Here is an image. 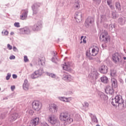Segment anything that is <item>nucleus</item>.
I'll return each instance as SVG.
<instances>
[{
    "label": "nucleus",
    "instance_id": "obj_1",
    "mask_svg": "<svg viewBox=\"0 0 126 126\" xmlns=\"http://www.w3.org/2000/svg\"><path fill=\"white\" fill-rule=\"evenodd\" d=\"M60 120L64 123V125H69L73 122V119L68 115V113L63 112L60 113Z\"/></svg>",
    "mask_w": 126,
    "mask_h": 126
},
{
    "label": "nucleus",
    "instance_id": "obj_2",
    "mask_svg": "<svg viewBox=\"0 0 126 126\" xmlns=\"http://www.w3.org/2000/svg\"><path fill=\"white\" fill-rule=\"evenodd\" d=\"M99 53V47L95 46L91 49H88L86 52V56L89 60H93V57H95Z\"/></svg>",
    "mask_w": 126,
    "mask_h": 126
},
{
    "label": "nucleus",
    "instance_id": "obj_3",
    "mask_svg": "<svg viewBox=\"0 0 126 126\" xmlns=\"http://www.w3.org/2000/svg\"><path fill=\"white\" fill-rule=\"evenodd\" d=\"M89 77L91 78V82L93 84H96V80L99 77V73L95 69L92 70L91 73L89 74Z\"/></svg>",
    "mask_w": 126,
    "mask_h": 126
},
{
    "label": "nucleus",
    "instance_id": "obj_4",
    "mask_svg": "<svg viewBox=\"0 0 126 126\" xmlns=\"http://www.w3.org/2000/svg\"><path fill=\"white\" fill-rule=\"evenodd\" d=\"M48 122H49L51 125L54 126H60L61 124L60 121L55 115H51L48 117Z\"/></svg>",
    "mask_w": 126,
    "mask_h": 126
},
{
    "label": "nucleus",
    "instance_id": "obj_5",
    "mask_svg": "<svg viewBox=\"0 0 126 126\" xmlns=\"http://www.w3.org/2000/svg\"><path fill=\"white\" fill-rule=\"evenodd\" d=\"M123 97L122 95H118L115 96V98L112 99V102H111L112 105L113 106H117L120 105H122V103H123Z\"/></svg>",
    "mask_w": 126,
    "mask_h": 126
},
{
    "label": "nucleus",
    "instance_id": "obj_6",
    "mask_svg": "<svg viewBox=\"0 0 126 126\" xmlns=\"http://www.w3.org/2000/svg\"><path fill=\"white\" fill-rule=\"evenodd\" d=\"M100 40L104 43H108L109 40H110V36L108 34V32L106 30H102L100 34Z\"/></svg>",
    "mask_w": 126,
    "mask_h": 126
},
{
    "label": "nucleus",
    "instance_id": "obj_7",
    "mask_svg": "<svg viewBox=\"0 0 126 126\" xmlns=\"http://www.w3.org/2000/svg\"><path fill=\"white\" fill-rule=\"evenodd\" d=\"M32 108L35 111H40L42 108V103L39 101H34L32 103Z\"/></svg>",
    "mask_w": 126,
    "mask_h": 126
},
{
    "label": "nucleus",
    "instance_id": "obj_8",
    "mask_svg": "<svg viewBox=\"0 0 126 126\" xmlns=\"http://www.w3.org/2000/svg\"><path fill=\"white\" fill-rule=\"evenodd\" d=\"M41 6V4L39 2L35 3L32 6V10L33 11V15L37 14L39 11V7Z\"/></svg>",
    "mask_w": 126,
    "mask_h": 126
},
{
    "label": "nucleus",
    "instance_id": "obj_9",
    "mask_svg": "<svg viewBox=\"0 0 126 126\" xmlns=\"http://www.w3.org/2000/svg\"><path fill=\"white\" fill-rule=\"evenodd\" d=\"M94 24V18L92 17H88L85 21L86 27H90L92 26Z\"/></svg>",
    "mask_w": 126,
    "mask_h": 126
},
{
    "label": "nucleus",
    "instance_id": "obj_10",
    "mask_svg": "<svg viewBox=\"0 0 126 126\" xmlns=\"http://www.w3.org/2000/svg\"><path fill=\"white\" fill-rule=\"evenodd\" d=\"M112 59L115 63L122 62V60H121V56L118 53H115L112 55Z\"/></svg>",
    "mask_w": 126,
    "mask_h": 126
},
{
    "label": "nucleus",
    "instance_id": "obj_11",
    "mask_svg": "<svg viewBox=\"0 0 126 126\" xmlns=\"http://www.w3.org/2000/svg\"><path fill=\"white\" fill-rule=\"evenodd\" d=\"M28 15V10L25 9L22 10L21 12V15L20 16V18L21 20H25L27 18Z\"/></svg>",
    "mask_w": 126,
    "mask_h": 126
},
{
    "label": "nucleus",
    "instance_id": "obj_12",
    "mask_svg": "<svg viewBox=\"0 0 126 126\" xmlns=\"http://www.w3.org/2000/svg\"><path fill=\"white\" fill-rule=\"evenodd\" d=\"M18 118H20V114L17 113H14L11 114L9 117L8 118V121L10 122H14Z\"/></svg>",
    "mask_w": 126,
    "mask_h": 126
},
{
    "label": "nucleus",
    "instance_id": "obj_13",
    "mask_svg": "<svg viewBox=\"0 0 126 126\" xmlns=\"http://www.w3.org/2000/svg\"><path fill=\"white\" fill-rule=\"evenodd\" d=\"M75 19L77 23L81 22L82 20V13L81 12H76L75 14Z\"/></svg>",
    "mask_w": 126,
    "mask_h": 126
},
{
    "label": "nucleus",
    "instance_id": "obj_14",
    "mask_svg": "<svg viewBox=\"0 0 126 126\" xmlns=\"http://www.w3.org/2000/svg\"><path fill=\"white\" fill-rule=\"evenodd\" d=\"M62 78L63 80H65L68 82H70V81L73 80V77L68 74H63Z\"/></svg>",
    "mask_w": 126,
    "mask_h": 126
},
{
    "label": "nucleus",
    "instance_id": "obj_15",
    "mask_svg": "<svg viewBox=\"0 0 126 126\" xmlns=\"http://www.w3.org/2000/svg\"><path fill=\"white\" fill-rule=\"evenodd\" d=\"M39 122H40V118L38 117H35L33 119H32L30 123L31 126H36L38 125L39 124Z\"/></svg>",
    "mask_w": 126,
    "mask_h": 126
},
{
    "label": "nucleus",
    "instance_id": "obj_16",
    "mask_svg": "<svg viewBox=\"0 0 126 126\" xmlns=\"http://www.w3.org/2000/svg\"><path fill=\"white\" fill-rule=\"evenodd\" d=\"M40 28H42V23L38 22L32 27V30L38 31V30H40Z\"/></svg>",
    "mask_w": 126,
    "mask_h": 126
},
{
    "label": "nucleus",
    "instance_id": "obj_17",
    "mask_svg": "<svg viewBox=\"0 0 126 126\" xmlns=\"http://www.w3.org/2000/svg\"><path fill=\"white\" fill-rule=\"evenodd\" d=\"M99 71L103 74L108 73V67L105 65H102L99 68Z\"/></svg>",
    "mask_w": 126,
    "mask_h": 126
},
{
    "label": "nucleus",
    "instance_id": "obj_18",
    "mask_svg": "<svg viewBox=\"0 0 126 126\" xmlns=\"http://www.w3.org/2000/svg\"><path fill=\"white\" fill-rule=\"evenodd\" d=\"M105 91L106 94H109L110 95H113L114 94V89L110 86L106 87Z\"/></svg>",
    "mask_w": 126,
    "mask_h": 126
},
{
    "label": "nucleus",
    "instance_id": "obj_19",
    "mask_svg": "<svg viewBox=\"0 0 126 126\" xmlns=\"http://www.w3.org/2000/svg\"><path fill=\"white\" fill-rule=\"evenodd\" d=\"M48 109L50 112H53V111H54V112H58V107H57V105L54 104H50Z\"/></svg>",
    "mask_w": 126,
    "mask_h": 126
},
{
    "label": "nucleus",
    "instance_id": "obj_20",
    "mask_svg": "<svg viewBox=\"0 0 126 126\" xmlns=\"http://www.w3.org/2000/svg\"><path fill=\"white\" fill-rule=\"evenodd\" d=\"M20 31L22 34H30L31 32L30 29H29V28L28 27L21 29Z\"/></svg>",
    "mask_w": 126,
    "mask_h": 126
},
{
    "label": "nucleus",
    "instance_id": "obj_21",
    "mask_svg": "<svg viewBox=\"0 0 126 126\" xmlns=\"http://www.w3.org/2000/svg\"><path fill=\"white\" fill-rule=\"evenodd\" d=\"M38 64L39 65H45V57H41L38 59Z\"/></svg>",
    "mask_w": 126,
    "mask_h": 126
},
{
    "label": "nucleus",
    "instance_id": "obj_22",
    "mask_svg": "<svg viewBox=\"0 0 126 126\" xmlns=\"http://www.w3.org/2000/svg\"><path fill=\"white\" fill-rule=\"evenodd\" d=\"M23 87L24 90L26 91H27L28 89H29V84H28V81L27 79L25 80Z\"/></svg>",
    "mask_w": 126,
    "mask_h": 126
},
{
    "label": "nucleus",
    "instance_id": "obj_23",
    "mask_svg": "<svg viewBox=\"0 0 126 126\" xmlns=\"http://www.w3.org/2000/svg\"><path fill=\"white\" fill-rule=\"evenodd\" d=\"M90 116L92 122L94 123V124H98V119H97L96 116L93 115L92 114H91Z\"/></svg>",
    "mask_w": 126,
    "mask_h": 126
},
{
    "label": "nucleus",
    "instance_id": "obj_24",
    "mask_svg": "<svg viewBox=\"0 0 126 126\" xmlns=\"http://www.w3.org/2000/svg\"><path fill=\"white\" fill-rule=\"evenodd\" d=\"M100 80L102 83H108L109 82V79L106 76H103L100 78Z\"/></svg>",
    "mask_w": 126,
    "mask_h": 126
},
{
    "label": "nucleus",
    "instance_id": "obj_25",
    "mask_svg": "<svg viewBox=\"0 0 126 126\" xmlns=\"http://www.w3.org/2000/svg\"><path fill=\"white\" fill-rule=\"evenodd\" d=\"M112 85L113 87L116 88V87H118V82H117V80L115 78L111 79Z\"/></svg>",
    "mask_w": 126,
    "mask_h": 126
},
{
    "label": "nucleus",
    "instance_id": "obj_26",
    "mask_svg": "<svg viewBox=\"0 0 126 126\" xmlns=\"http://www.w3.org/2000/svg\"><path fill=\"white\" fill-rule=\"evenodd\" d=\"M115 7L116 9H118L119 11L122 10V6L121 5V3L119 1H117L115 3Z\"/></svg>",
    "mask_w": 126,
    "mask_h": 126
},
{
    "label": "nucleus",
    "instance_id": "obj_27",
    "mask_svg": "<svg viewBox=\"0 0 126 126\" xmlns=\"http://www.w3.org/2000/svg\"><path fill=\"white\" fill-rule=\"evenodd\" d=\"M35 73L38 75V76H40L44 73V69L43 68H40L36 71H35Z\"/></svg>",
    "mask_w": 126,
    "mask_h": 126
},
{
    "label": "nucleus",
    "instance_id": "obj_28",
    "mask_svg": "<svg viewBox=\"0 0 126 126\" xmlns=\"http://www.w3.org/2000/svg\"><path fill=\"white\" fill-rule=\"evenodd\" d=\"M118 23H119L120 25H124L126 23V19L123 18H120L118 20Z\"/></svg>",
    "mask_w": 126,
    "mask_h": 126
},
{
    "label": "nucleus",
    "instance_id": "obj_29",
    "mask_svg": "<svg viewBox=\"0 0 126 126\" xmlns=\"http://www.w3.org/2000/svg\"><path fill=\"white\" fill-rule=\"evenodd\" d=\"M81 120V117L79 114H76L74 117V121H76V122H79V121Z\"/></svg>",
    "mask_w": 126,
    "mask_h": 126
},
{
    "label": "nucleus",
    "instance_id": "obj_30",
    "mask_svg": "<svg viewBox=\"0 0 126 126\" xmlns=\"http://www.w3.org/2000/svg\"><path fill=\"white\" fill-rule=\"evenodd\" d=\"M107 21V18H106V16L102 15L100 18V23H104Z\"/></svg>",
    "mask_w": 126,
    "mask_h": 126
},
{
    "label": "nucleus",
    "instance_id": "obj_31",
    "mask_svg": "<svg viewBox=\"0 0 126 126\" xmlns=\"http://www.w3.org/2000/svg\"><path fill=\"white\" fill-rule=\"evenodd\" d=\"M110 75L113 76V77L115 76H117V71L114 69H111L110 70Z\"/></svg>",
    "mask_w": 126,
    "mask_h": 126
},
{
    "label": "nucleus",
    "instance_id": "obj_32",
    "mask_svg": "<svg viewBox=\"0 0 126 126\" xmlns=\"http://www.w3.org/2000/svg\"><path fill=\"white\" fill-rule=\"evenodd\" d=\"M53 53L54 56L52 58V62H53V63H57V62H58V58L56 57V56H57V53L56 52H53Z\"/></svg>",
    "mask_w": 126,
    "mask_h": 126
},
{
    "label": "nucleus",
    "instance_id": "obj_33",
    "mask_svg": "<svg viewBox=\"0 0 126 126\" xmlns=\"http://www.w3.org/2000/svg\"><path fill=\"white\" fill-rule=\"evenodd\" d=\"M100 98L101 99V100H106V99H108V96L103 93H102L100 94Z\"/></svg>",
    "mask_w": 126,
    "mask_h": 126
},
{
    "label": "nucleus",
    "instance_id": "obj_34",
    "mask_svg": "<svg viewBox=\"0 0 126 126\" xmlns=\"http://www.w3.org/2000/svg\"><path fill=\"white\" fill-rule=\"evenodd\" d=\"M83 107L84 109H85V110L86 111V110L89 108V103H88V102H85L83 104Z\"/></svg>",
    "mask_w": 126,
    "mask_h": 126
},
{
    "label": "nucleus",
    "instance_id": "obj_35",
    "mask_svg": "<svg viewBox=\"0 0 126 126\" xmlns=\"http://www.w3.org/2000/svg\"><path fill=\"white\" fill-rule=\"evenodd\" d=\"M47 75L52 78H57V75L52 73H47Z\"/></svg>",
    "mask_w": 126,
    "mask_h": 126
},
{
    "label": "nucleus",
    "instance_id": "obj_36",
    "mask_svg": "<svg viewBox=\"0 0 126 126\" xmlns=\"http://www.w3.org/2000/svg\"><path fill=\"white\" fill-rule=\"evenodd\" d=\"M72 100V97H65V101L64 102H65L66 103H70V101Z\"/></svg>",
    "mask_w": 126,
    "mask_h": 126
},
{
    "label": "nucleus",
    "instance_id": "obj_37",
    "mask_svg": "<svg viewBox=\"0 0 126 126\" xmlns=\"http://www.w3.org/2000/svg\"><path fill=\"white\" fill-rule=\"evenodd\" d=\"M39 76L37 74L35 73V71L32 73L31 75V77L32 79H35V78H37Z\"/></svg>",
    "mask_w": 126,
    "mask_h": 126
},
{
    "label": "nucleus",
    "instance_id": "obj_38",
    "mask_svg": "<svg viewBox=\"0 0 126 126\" xmlns=\"http://www.w3.org/2000/svg\"><path fill=\"white\" fill-rule=\"evenodd\" d=\"M57 99L60 100V101H62V102H64L65 100V97L64 96H58L57 97Z\"/></svg>",
    "mask_w": 126,
    "mask_h": 126
},
{
    "label": "nucleus",
    "instance_id": "obj_39",
    "mask_svg": "<svg viewBox=\"0 0 126 126\" xmlns=\"http://www.w3.org/2000/svg\"><path fill=\"white\" fill-rule=\"evenodd\" d=\"M120 106L122 107L123 108L126 107V100L125 101L123 100V102L121 103V105H120Z\"/></svg>",
    "mask_w": 126,
    "mask_h": 126
},
{
    "label": "nucleus",
    "instance_id": "obj_40",
    "mask_svg": "<svg viewBox=\"0 0 126 126\" xmlns=\"http://www.w3.org/2000/svg\"><path fill=\"white\" fill-rule=\"evenodd\" d=\"M33 110L30 109L27 110V114L29 115V116H32V115H33Z\"/></svg>",
    "mask_w": 126,
    "mask_h": 126
},
{
    "label": "nucleus",
    "instance_id": "obj_41",
    "mask_svg": "<svg viewBox=\"0 0 126 126\" xmlns=\"http://www.w3.org/2000/svg\"><path fill=\"white\" fill-rule=\"evenodd\" d=\"M63 68L64 69V70H68V69H69V65H64L63 66Z\"/></svg>",
    "mask_w": 126,
    "mask_h": 126
},
{
    "label": "nucleus",
    "instance_id": "obj_42",
    "mask_svg": "<svg viewBox=\"0 0 126 126\" xmlns=\"http://www.w3.org/2000/svg\"><path fill=\"white\" fill-rule=\"evenodd\" d=\"M112 16H113V18H114V19H116V17H118V15H117V12L115 11V12H112Z\"/></svg>",
    "mask_w": 126,
    "mask_h": 126
},
{
    "label": "nucleus",
    "instance_id": "obj_43",
    "mask_svg": "<svg viewBox=\"0 0 126 126\" xmlns=\"http://www.w3.org/2000/svg\"><path fill=\"white\" fill-rule=\"evenodd\" d=\"M3 32L4 36H7V35H8V31H7V30H3L2 32V34H3Z\"/></svg>",
    "mask_w": 126,
    "mask_h": 126
},
{
    "label": "nucleus",
    "instance_id": "obj_44",
    "mask_svg": "<svg viewBox=\"0 0 126 126\" xmlns=\"http://www.w3.org/2000/svg\"><path fill=\"white\" fill-rule=\"evenodd\" d=\"M11 77V74H10V73H8L6 76V80H9Z\"/></svg>",
    "mask_w": 126,
    "mask_h": 126
},
{
    "label": "nucleus",
    "instance_id": "obj_45",
    "mask_svg": "<svg viewBox=\"0 0 126 126\" xmlns=\"http://www.w3.org/2000/svg\"><path fill=\"white\" fill-rule=\"evenodd\" d=\"M14 26L17 27V28H19V27H20V24L18 22H16L14 24Z\"/></svg>",
    "mask_w": 126,
    "mask_h": 126
},
{
    "label": "nucleus",
    "instance_id": "obj_46",
    "mask_svg": "<svg viewBox=\"0 0 126 126\" xmlns=\"http://www.w3.org/2000/svg\"><path fill=\"white\" fill-rule=\"evenodd\" d=\"M101 0H93L94 2H95L96 4H99V3H101Z\"/></svg>",
    "mask_w": 126,
    "mask_h": 126
},
{
    "label": "nucleus",
    "instance_id": "obj_47",
    "mask_svg": "<svg viewBox=\"0 0 126 126\" xmlns=\"http://www.w3.org/2000/svg\"><path fill=\"white\" fill-rule=\"evenodd\" d=\"M80 8V5L79 4V3L75 4V8H76V9H79Z\"/></svg>",
    "mask_w": 126,
    "mask_h": 126
},
{
    "label": "nucleus",
    "instance_id": "obj_48",
    "mask_svg": "<svg viewBox=\"0 0 126 126\" xmlns=\"http://www.w3.org/2000/svg\"><path fill=\"white\" fill-rule=\"evenodd\" d=\"M28 57L27 56H25L24 57V61L25 63H27V62H29Z\"/></svg>",
    "mask_w": 126,
    "mask_h": 126
},
{
    "label": "nucleus",
    "instance_id": "obj_49",
    "mask_svg": "<svg viewBox=\"0 0 126 126\" xmlns=\"http://www.w3.org/2000/svg\"><path fill=\"white\" fill-rule=\"evenodd\" d=\"M7 47L8 50H12V46L10 45V44H8Z\"/></svg>",
    "mask_w": 126,
    "mask_h": 126
},
{
    "label": "nucleus",
    "instance_id": "obj_50",
    "mask_svg": "<svg viewBox=\"0 0 126 126\" xmlns=\"http://www.w3.org/2000/svg\"><path fill=\"white\" fill-rule=\"evenodd\" d=\"M13 50L14 52H18V49H17V48H16L15 46H13Z\"/></svg>",
    "mask_w": 126,
    "mask_h": 126
},
{
    "label": "nucleus",
    "instance_id": "obj_51",
    "mask_svg": "<svg viewBox=\"0 0 126 126\" xmlns=\"http://www.w3.org/2000/svg\"><path fill=\"white\" fill-rule=\"evenodd\" d=\"M73 94V92L72 91H68L67 92V95H72Z\"/></svg>",
    "mask_w": 126,
    "mask_h": 126
},
{
    "label": "nucleus",
    "instance_id": "obj_52",
    "mask_svg": "<svg viewBox=\"0 0 126 126\" xmlns=\"http://www.w3.org/2000/svg\"><path fill=\"white\" fill-rule=\"evenodd\" d=\"M114 27H115V26H114V25H113L112 24H111L110 25H109V28L110 29H113V28H114Z\"/></svg>",
    "mask_w": 126,
    "mask_h": 126
},
{
    "label": "nucleus",
    "instance_id": "obj_53",
    "mask_svg": "<svg viewBox=\"0 0 126 126\" xmlns=\"http://www.w3.org/2000/svg\"><path fill=\"white\" fill-rule=\"evenodd\" d=\"M41 126H49V125H48L47 124V123L44 122V123L42 124Z\"/></svg>",
    "mask_w": 126,
    "mask_h": 126
},
{
    "label": "nucleus",
    "instance_id": "obj_54",
    "mask_svg": "<svg viewBox=\"0 0 126 126\" xmlns=\"http://www.w3.org/2000/svg\"><path fill=\"white\" fill-rule=\"evenodd\" d=\"M107 2L108 5H110L111 3H112V1H111V0H107Z\"/></svg>",
    "mask_w": 126,
    "mask_h": 126
},
{
    "label": "nucleus",
    "instance_id": "obj_55",
    "mask_svg": "<svg viewBox=\"0 0 126 126\" xmlns=\"http://www.w3.org/2000/svg\"><path fill=\"white\" fill-rule=\"evenodd\" d=\"M10 60H14L15 59V56L12 55L9 57Z\"/></svg>",
    "mask_w": 126,
    "mask_h": 126
},
{
    "label": "nucleus",
    "instance_id": "obj_56",
    "mask_svg": "<svg viewBox=\"0 0 126 126\" xmlns=\"http://www.w3.org/2000/svg\"><path fill=\"white\" fill-rule=\"evenodd\" d=\"M12 77H13V78H14V79H15L17 78V75L15 74H13L12 75Z\"/></svg>",
    "mask_w": 126,
    "mask_h": 126
},
{
    "label": "nucleus",
    "instance_id": "obj_57",
    "mask_svg": "<svg viewBox=\"0 0 126 126\" xmlns=\"http://www.w3.org/2000/svg\"><path fill=\"white\" fill-rule=\"evenodd\" d=\"M83 43L84 44L86 43V36H85V37L83 39Z\"/></svg>",
    "mask_w": 126,
    "mask_h": 126
},
{
    "label": "nucleus",
    "instance_id": "obj_58",
    "mask_svg": "<svg viewBox=\"0 0 126 126\" xmlns=\"http://www.w3.org/2000/svg\"><path fill=\"white\" fill-rule=\"evenodd\" d=\"M11 90H14V89H15V86H11Z\"/></svg>",
    "mask_w": 126,
    "mask_h": 126
},
{
    "label": "nucleus",
    "instance_id": "obj_59",
    "mask_svg": "<svg viewBox=\"0 0 126 126\" xmlns=\"http://www.w3.org/2000/svg\"><path fill=\"white\" fill-rule=\"evenodd\" d=\"M4 118V114H1V116H0V119H3Z\"/></svg>",
    "mask_w": 126,
    "mask_h": 126
},
{
    "label": "nucleus",
    "instance_id": "obj_60",
    "mask_svg": "<svg viewBox=\"0 0 126 126\" xmlns=\"http://www.w3.org/2000/svg\"><path fill=\"white\" fill-rule=\"evenodd\" d=\"M109 7H110V8H111V9H114V6H113V5H109Z\"/></svg>",
    "mask_w": 126,
    "mask_h": 126
},
{
    "label": "nucleus",
    "instance_id": "obj_61",
    "mask_svg": "<svg viewBox=\"0 0 126 126\" xmlns=\"http://www.w3.org/2000/svg\"><path fill=\"white\" fill-rule=\"evenodd\" d=\"M10 35H14V32H11Z\"/></svg>",
    "mask_w": 126,
    "mask_h": 126
},
{
    "label": "nucleus",
    "instance_id": "obj_62",
    "mask_svg": "<svg viewBox=\"0 0 126 126\" xmlns=\"http://www.w3.org/2000/svg\"><path fill=\"white\" fill-rule=\"evenodd\" d=\"M7 99H8L7 97H4L3 98V100H7Z\"/></svg>",
    "mask_w": 126,
    "mask_h": 126
},
{
    "label": "nucleus",
    "instance_id": "obj_63",
    "mask_svg": "<svg viewBox=\"0 0 126 126\" xmlns=\"http://www.w3.org/2000/svg\"><path fill=\"white\" fill-rule=\"evenodd\" d=\"M83 38H84V36H82L81 37V40H82V39H83Z\"/></svg>",
    "mask_w": 126,
    "mask_h": 126
},
{
    "label": "nucleus",
    "instance_id": "obj_64",
    "mask_svg": "<svg viewBox=\"0 0 126 126\" xmlns=\"http://www.w3.org/2000/svg\"><path fill=\"white\" fill-rule=\"evenodd\" d=\"M124 60H126V57H123Z\"/></svg>",
    "mask_w": 126,
    "mask_h": 126
}]
</instances>
